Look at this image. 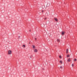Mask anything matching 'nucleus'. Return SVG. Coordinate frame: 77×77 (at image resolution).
I'll list each match as a JSON object with an SVG mask.
<instances>
[{
	"mask_svg": "<svg viewBox=\"0 0 77 77\" xmlns=\"http://www.w3.org/2000/svg\"><path fill=\"white\" fill-rule=\"evenodd\" d=\"M34 52H35V53H36V52H38V50L36 49H35L34 50Z\"/></svg>",
	"mask_w": 77,
	"mask_h": 77,
	"instance_id": "2",
	"label": "nucleus"
},
{
	"mask_svg": "<svg viewBox=\"0 0 77 77\" xmlns=\"http://www.w3.org/2000/svg\"><path fill=\"white\" fill-rule=\"evenodd\" d=\"M45 25H44V24H43V25H42V27H44V26H45Z\"/></svg>",
	"mask_w": 77,
	"mask_h": 77,
	"instance_id": "8",
	"label": "nucleus"
},
{
	"mask_svg": "<svg viewBox=\"0 0 77 77\" xmlns=\"http://www.w3.org/2000/svg\"><path fill=\"white\" fill-rule=\"evenodd\" d=\"M32 48L34 49L35 48V45H32Z\"/></svg>",
	"mask_w": 77,
	"mask_h": 77,
	"instance_id": "5",
	"label": "nucleus"
},
{
	"mask_svg": "<svg viewBox=\"0 0 77 77\" xmlns=\"http://www.w3.org/2000/svg\"><path fill=\"white\" fill-rule=\"evenodd\" d=\"M31 31L30 30H29V31H30V32H31Z\"/></svg>",
	"mask_w": 77,
	"mask_h": 77,
	"instance_id": "24",
	"label": "nucleus"
},
{
	"mask_svg": "<svg viewBox=\"0 0 77 77\" xmlns=\"http://www.w3.org/2000/svg\"><path fill=\"white\" fill-rule=\"evenodd\" d=\"M31 56H33V55H31Z\"/></svg>",
	"mask_w": 77,
	"mask_h": 77,
	"instance_id": "25",
	"label": "nucleus"
},
{
	"mask_svg": "<svg viewBox=\"0 0 77 77\" xmlns=\"http://www.w3.org/2000/svg\"><path fill=\"white\" fill-rule=\"evenodd\" d=\"M23 47H25L26 46L25 45H23Z\"/></svg>",
	"mask_w": 77,
	"mask_h": 77,
	"instance_id": "12",
	"label": "nucleus"
},
{
	"mask_svg": "<svg viewBox=\"0 0 77 77\" xmlns=\"http://www.w3.org/2000/svg\"><path fill=\"white\" fill-rule=\"evenodd\" d=\"M59 58H60V59H62V57H61V55H60L59 56Z\"/></svg>",
	"mask_w": 77,
	"mask_h": 77,
	"instance_id": "10",
	"label": "nucleus"
},
{
	"mask_svg": "<svg viewBox=\"0 0 77 77\" xmlns=\"http://www.w3.org/2000/svg\"><path fill=\"white\" fill-rule=\"evenodd\" d=\"M42 12H43V11H42Z\"/></svg>",
	"mask_w": 77,
	"mask_h": 77,
	"instance_id": "26",
	"label": "nucleus"
},
{
	"mask_svg": "<svg viewBox=\"0 0 77 77\" xmlns=\"http://www.w3.org/2000/svg\"><path fill=\"white\" fill-rule=\"evenodd\" d=\"M30 58L31 59V58H32V57L30 56Z\"/></svg>",
	"mask_w": 77,
	"mask_h": 77,
	"instance_id": "21",
	"label": "nucleus"
},
{
	"mask_svg": "<svg viewBox=\"0 0 77 77\" xmlns=\"http://www.w3.org/2000/svg\"><path fill=\"white\" fill-rule=\"evenodd\" d=\"M47 19V18H45V20H46Z\"/></svg>",
	"mask_w": 77,
	"mask_h": 77,
	"instance_id": "23",
	"label": "nucleus"
},
{
	"mask_svg": "<svg viewBox=\"0 0 77 77\" xmlns=\"http://www.w3.org/2000/svg\"><path fill=\"white\" fill-rule=\"evenodd\" d=\"M68 62H70L71 61V59H70V58H69L68 60Z\"/></svg>",
	"mask_w": 77,
	"mask_h": 77,
	"instance_id": "6",
	"label": "nucleus"
},
{
	"mask_svg": "<svg viewBox=\"0 0 77 77\" xmlns=\"http://www.w3.org/2000/svg\"><path fill=\"white\" fill-rule=\"evenodd\" d=\"M57 41L58 42H60V39H57Z\"/></svg>",
	"mask_w": 77,
	"mask_h": 77,
	"instance_id": "7",
	"label": "nucleus"
},
{
	"mask_svg": "<svg viewBox=\"0 0 77 77\" xmlns=\"http://www.w3.org/2000/svg\"><path fill=\"white\" fill-rule=\"evenodd\" d=\"M68 53V51H66V53Z\"/></svg>",
	"mask_w": 77,
	"mask_h": 77,
	"instance_id": "18",
	"label": "nucleus"
},
{
	"mask_svg": "<svg viewBox=\"0 0 77 77\" xmlns=\"http://www.w3.org/2000/svg\"><path fill=\"white\" fill-rule=\"evenodd\" d=\"M46 39L47 40V41H48V37H47V38H46Z\"/></svg>",
	"mask_w": 77,
	"mask_h": 77,
	"instance_id": "13",
	"label": "nucleus"
},
{
	"mask_svg": "<svg viewBox=\"0 0 77 77\" xmlns=\"http://www.w3.org/2000/svg\"><path fill=\"white\" fill-rule=\"evenodd\" d=\"M29 44H30V42H29Z\"/></svg>",
	"mask_w": 77,
	"mask_h": 77,
	"instance_id": "22",
	"label": "nucleus"
},
{
	"mask_svg": "<svg viewBox=\"0 0 77 77\" xmlns=\"http://www.w3.org/2000/svg\"><path fill=\"white\" fill-rule=\"evenodd\" d=\"M74 60H75V61H76L77 60V59H75Z\"/></svg>",
	"mask_w": 77,
	"mask_h": 77,
	"instance_id": "16",
	"label": "nucleus"
},
{
	"mask_svg": "<svg viewBox=\"0 0 77 77\" xmlns=\"http://www.w3.org/2000/svg\"><path fill=\"white\" fill-rule=\"evenodd\" d=\"M60 63H62V61H60Z\"/></svg>",
	"mask_w": 77,
	"mask_h": 77,
	"instance_id": "11",
	"label": "nucleus"
},
{
	"mask_svg": "<svg viewBox=\"0 0 77 77\" xmlns=\"http://www.w3.org/2000/svg\"><path fill=\"white\" fill-rule=\"evenodd\" d=\"M72 67L74 66V64H72Z\"/></svg>",
	"mask_w": 77,
	"mask_h": 77,
	"instance_id": "14",
	"label": "nucleus"
},
{
	"mask_svg": "<svg viewBox=\"0 0 77 77\" xmlns=\"http://www.w3.org/2000/svg\"><path fill=\"white\" fill-rule=\"evenodd\" d=\"M66 51H68V49H67L66 50Z\"/></svg>",
	"mask_w": 77,
	"mask_h": 77,
	"instance_id": "17",
	"label": "nucleus"
},
{
	"mask_svg": "<svg viewBox=\"0 0 77 77\" xmlns=\"http://www.w3.org/2000/svg\"><path fill=\"white\" fill-rule=\"evenodd\" d=\"M54 20L55 21H58L57 19V18H55Z\"/></svg>",
	"mask_w": 77,
	"mask_h": 77,
	"instance_id": "4",
	"label": "nucleus"
},
{
	"mask_svg": "<svg viewBox=\"0 0 77 77\" xmlns=\"http://www.w3.org/2000/svg\"><path fill=\"white\" fill-rule=\"evenodd\" d=\"M60 68L61 69H62V66H61L60 67Z\"/></svg>",
	"mask_w": 77,
	"mask_h": 77,
	"instance_id": "15",
	"label": "nucleus"
},
{
	"mask_svg": "<svg viewBox=\"0 0 77 77\" xmlns=\"http://www.w3.org/2000/svg\"><path fill=\"white\" fill-rule=\"evenodd\" d=\"M20 38V36H19L18 38Z\"/></svg>",
	"mask_w": 77,
	"mask_h": 77,
	"instance_id": "20",
	"label": "nucleus"
},
{
	"mask_svg": "<svg viewBox=\"0 0 77 77\" xmlns=\"http://www.w3.org/2000/svg\"><path fill=\"white\" fill-rule=\"evenodd\" d=\"M8 54H11L12 53V51L11 50L9 51H8Z\"/></svg>",
	"mask_w": 77,
	"mask_h": 77,
	"instance_id": "1",
	"label": "nucleus"
},
{
	"mask_svg": "<svg viewBox=\"0 0 77 77\" xmlns=\"http://www.w3.org/2000/svg\"><path fill=\"white\" fill-rule=\"evenodd\" d=\"M35 41H36V38H35Z\"/></svg>",
	"mask_w": 77,
	"mask_h": 77,
	"instance_id": "19",
	"label": "nucleus"
},
{
	"mask_svg": "<svg viewBox=\"0 0 77 77\" xmlns=\"http://www.w3.org/2000/svg\"><path fill=\"white\" fill-rule=\"evenodd\" d=\"M65 32H62V35H64V34H65Z\"/></svg>",
	"mask_w": 77,
	"mask_h": 77,
	"instance_id": "3",
	"label": "nucleus"
},
{
	"mask_svg": "<svg viewBox=\"0 0 77 77\" xmlns=\"http://www.w3.org/2000/svg\"><path fill=\"white\" fill-rule=\"evenodd\" d=\"M67 57H69V55L68 54L67 56Z\"/></svg>",
	"mask_w": 77,
	"mask_h": 77,
	"instance_id": "9",
	"label": "nucleus"
}]
</instances>
